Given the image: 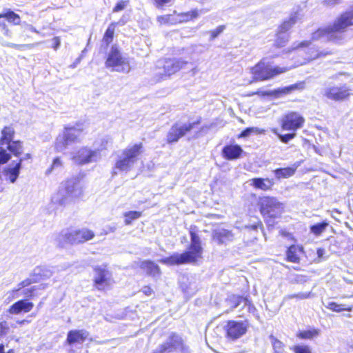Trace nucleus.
<instances>
[{
    "instance_id": "56",
    "label": "nucleus",
    "mask_w": 353,
    "mask_h": 353,
    "mask_svg": "<svg viewBox=\"0 0 353 353\" xmlns=\"http://www.w3.org/2000/svg\"><path fill=\"white\" fill-rule=\"evenodd\" d=\"M142 292L147 296L152 295L153 290L150 285H145L143 287Z\"/></svg>"
},
{
    "instance_id": "47",
    "label": "nucleus",
    "mask_w": 353,
    "mask_h": 353,
    "mask_svg": "<svg viewBox=\"0 0 353 353\" xmlns=\"http://www.w3.org/2000/svg\"><path fill=\"white\" fill-rule=\"evenodd\" d=\"M11 156L2 148H0V165L6 163L10 161Z\"/></svg>"
},
{
    "instance_id": "39",
    "label": "nucleus",
    "mask_w": 353,
    "mask_h": 353,
    "mask_svg": "<svg viewBox=\"0 0 353 353\" xmlns=\"http://www.w3.org/2000/svg\"><path fill=\"white\" fill-rule=\"evenodd\" d=\"M328 223L326 221H323L321 223L312 225L310 226V232L316 236L320 235L327 227Z\"/></svg>"
},
{
    "instance_id": "4",
    "label": "nucleus",
    "mask_w": 353,
    "mask_h": 353,
    "mask_svg": "<svg viewBox=\"0 0 353 353\" xmlns=\"http://www.w3.org/2000/svg\"><path fill=\"white\" fill-rule=\"evenodd\" d=\"M290 70L288 67L272 66L264 59L250 68L252 79L251 82L265 81L282 74Z\"/></svg>"
},
{
    "instance_id": "22",
    "label": "nucleus",
    "mask_w": 353,
    "mask_h": 353,
    "mask_svg": "<svg viewBox=\"0 0 353 353\" xmlns=\"http://www.w3.org/2000/svg\"><path fill=\"white\" fill-rule=\"evenodd\" d=\"M243 153V150L242 148L236 143L227 144L221 150L223 158L228 161L236 160L241 158Z\"/></svg>"
},
{
    "instance_id": "19",
    "label": "nucleus",
    "mask_w": 353,
    "mask_h": 353,
    "mask_svg": "<svg viewBox=\"0 0 353 353\" xmlns=\"http://www.w3.org/2000/svg\"><path fill=\"white\" fill-rule=\"evenodd\" d=\"M305 254V249L302 245L292 244L285 250V260L292 263L299 264L302 256Z\"/></svg>"
},
{
    "instance_id": "21",
    "label": "nucleus",
    "mask_w": 353,
    "mask_h": 353,
    "mask_svg": "<svg viewBox=\"0 0 353 353\" xmlns=\"http://www.w3.org/2000/svg\"><path fill=\"white\" fill-rule=\"evenodd\" d=\"M250 185L255 190L262 192H271L274 190L275 181L272 178L254 177L250 179Z\"/></svg>"
},
{
    "instance_id": "5",
    "label": "nucleus",
    "mask_w": 353,
    "mask_h": 353,
    "mask_svg": "<svg viewBox=\"0 0 353 353\" xmlns=\"http://www.w3.org/2000/svg\"><path fill=\"white\" fill-rule=\"evenodd\" d=\"M143 145L141 142L134 143L123 149L121 152V156L119 157L115 161L113 167V171L128 172L132 169L134 163L139 159V157L143 153Z\"/></svg>"
},
{
    "instance_id": "16",
    "label": "nucleus",
    "mask_w": 353,
    "mask_h": 353,
    "mask_svg": "<svg viewBox=\"0 0 353 353\" xmlns=\"http://www.w3.org/2000/svg\"><path fill=\"white\" fill-rule=\"evenodd\" d=\"M95 236L93 231L89 229L77 230L68 232L63 236V241L71 245L83 243Z\"/></svg>"
},
{
    "instance_id": "2",
    "label": "nucleus",
    "mask_w": 353,
    "mask_h": 353,
    "mask_svg": "<svg viewBox=\"0 0 353 353\" xmlns=\"http://www.w3.org/2000/svg\"><path fill=\"white\" fill-rule=\"evenodd\" d=\"M352 26H353V9L341 13L331 26L316 30L312 34V39L327 35L329 41L339 43L343 39L341 34Z\"/></svg>"
},
{
    "instance_id": "25",
    "label": "nucleus",
    "mask_w": 353,
    "mask_h": 353,
    "mask_svg": "<svg viewBox=\"0 0 353 353\" xmlns=\"http://www.w3.org/2000/svg\"><path fill=\"white\" fill-rule=\"evenodd\" d=\"M34 307L32 302L26 299H21L13 303L9 308L8 312L12 314H18L21 312H29Z\"/></svg>"
},
{
    "instance_id": "59",
    "label": "nucleus",
    "mask_w": 353,
    "mask_h": 353,
    "mask_svg": "<svg viewBox=\"0 0 353 353\" xmlns=\"http://www.w3.org/2000/svg\"><path fill=\"white\" fill-rule=\"evenodd\" d=\"M53 41H54V46H53V48L54 49H57L58 47L60 45V39L59 37H56L53 39Z\"/></svg>"
},
{
    "instance_id": "27",
    "label": "nucleus",
    "mask_w": 353,
    "mask_h": 353,
    "mask_svg": "<svg viewBox=\"0 0 353 353\" xmlns=\"http://www.w3.org/2000/svg\"><path fill=\"white\" fill-rule=\"evenodd\" d=\"M22 161L23 159H20L14 167H7L4 168L3 172V174L6 179L8 180L10 183H13L17 179L20 173V169L21 167Z\"/></svg>"
},
{
    "instance_id": "30",
    "label": "nucleus",
    "mask_w": 353,
    "mask_h": 353,
    "mask_svg": "<svg viewBox=\"0 0 353 353\" xmlns=\"http://www.w3.org/2000/svg\"><path fill=\"white\" fill-rule=\"evenodd\" d=\"M15 134L14 129L11 125L4 126L1 130V135L0 137V144L7 145L12 141Z\"/></svg>"
},
{
    "instance_id": "54",
    "label": "nucleus",
    "mask_w": 353,
    "mask_h": 353,
    "mask_svg": "<svg viewBox=\"0 0 353 353\" xmlns=\"http://www.w3.org/2000/svg\"><path fill=\"white\" fill-rule=\"evenodd\" d=\"M36 290V288L35 287H32L29 289H27L26 290H25L23 293V294L27 297V298H29V299H31L32 298L34 294V292Z\"/></svg>"
},
{
    "instance_id": "41",
    "label": "nucleus",
    "mask_w": 353,
    "mask_h": 353,
    "mask_svg": "<svg viewBox=\"0 0 353 353\" xmlns=\"http://www.w3.org/2000/svg\"><path fill=\"white\" fill-rule=\"evenodd\" d=\"M270 338L272 340V344L273 346V349L274 350V353H283L284 348V344L283 343V342H281L272 335H271Z\"/></svg>"
},
{
    "instance_id": "24",
    "label": "nucleus",
    "mask_w": 353,
    "mask_h": 353,
    "mask_svg": "<svg viewBox=\"0 0 353 353\" xmlns=\"http://www.w3.org/2000/svg\"><path fill=\"white\" fill-rule=\"evenodd\" d=\"M169 341L161 344L157 353H166L175 350L178 346H182L183 340L176 333H172L169 336Z\"/></svg>"
},
{
    "instance_id": "58",
    "label": "nucleus",
    "mask_w": 353,
    "mask_h": 353,
    "mask_svg": "<svg viewBox=\"0 0 353 353\" xmlns=\"http://www.w3.org/2000/svg\"><path fill=\"white\" fill-rule=\"evenodd\" d=\"M296 88V85H292L283 88L281 90V92L283 94H288Z\"/></svg>"
},
{
    "instance_id": "43",
    "label": "nucleus",
    "mask_w": 353,
    "mask_h": 353,
    "mask_svg": "<svg viewBox=\"0 0 353 353\" xmlns=\"http://www.w3.org/2000/svg\"><path fill=\"white\" fill-rule=\"evenodd\" d=\"M225 29V25H221L210 32V39L214 40L219 37Z\"/></svg>"
},
{
    "instance_id": "35",
    "label": "nucleus",
    "mask_w": 353,
    "mask_h": 353,
    "mask_svg": "<svg viewBox=\"0 0 353 353\" xmlns=\"http://www.w3.org/2000/svg\"><path fill=\"white\" fill-rule=\"evenodd\" d=\"M7 149L15 157H19L23 153V143L19 140L12 141L7 144Z\"/></svg>"
},
{
    "instance_id": "63",
    "label": "nucleus",
    "mask_w": 353,
    "mask_h": 353,
    "mask_svg": "<svg viewBox=\"0 0 353 353\" xmlns=\"http://www.w3.org/2000/svg\"><path fill=\"white\" fill-rule=\"evenodd\" d=\"M0 353H5L4 345L3 344H0Z\"/></svg>"
},
{
    "instance_id": "57",
    "label": "nucleus",
    "mask_w": 353,
    "mask_h": 353,
    "mask_svg": "<svg viewBox=\"0 0 353 353\" xmlns=\"http://www.w3.org/2000/svg\"><path fill=\"white\" fill-rule=\"evenodd\" d=\"M341 0H323V4L325 6H332L340 3Z\"/></svg>"
},
{
    "instance_id": "11",
    "label": "nucleus",
    "mask_w": 353,
    "mask_h": 353,
    "mask_svg": "<svg viewBox=\"0 0 353 353\" xmlns=\"http://www.w3.org/2000/svg\"><path fill=\"white\" fill-rule=\"evenodd\" d=\"M293 49H303L304 54L303 58L307 63L332 54V52L330 50L323 49L320 46L312 44L310 41H301Z\"/></svg>"
},
{
    "instance_id": "20",
    "label": "nucleus",
    "mask_w": 353,
    "mask_h": 353,
    "mask_svg": "<svg viewBox=\"0 0 353 353\" xmlns=\"http://www.w3.org/2000/svg\"><path fill=\"white\" fill-rule=\"evenodd\" d=\"M88 332L84 329L70 330L68 332L65 343L70 346L81 345L88 340Z\"/></svg>"
},
{
    "instance_id": "64",
    "label": "nucleus",
    "mask_w": 353,
    "mask_h": 353,
    "mask_svg": "<svg viewBox=\"0 0 353 353\" xmlns=\"http://www.w3.org/2000/svg\"><path fill=\"white\" fill-rule=\"evenodd\" d=\"M26 158H30V154H26Z\"/></svg>"
},
{
    "instance_id": "52",
    "label": "nucleus",
    "mask_w": 353,
    "mask_h": 353,
    "mask_svg": "<svg viewBox=\"0 0 353 353\" xmlns=\"http://www.w3.org/2000/svg\"><path fill=\"white\" fill-rule=\"evenodd\" d=\"M254 129L253 128H247L244 129L240 134L237 135L238 139H241L243 137H246L250 134L251 132H254Z\"/></svg>"
},
{
    "instance_id": "60",
    "label": "nucleus",
    "mask_w": 353,
    "mask_h": 353,
    "mask_svg": "<svg viewBox=\"0 0 353 353\" xmlns=\"http://www.w3.org/2000/svg\"><path fill=\"white\" fill-rule=\"evenodd\" d=\"M5 45L6 46L11 47V48H15V49H19L22 46L21 45H18V44L11 43H6Z\"/></svg>"
},
{
    "instance_id": "14",
    "label": "nucleus",
    "mask_w": 353,
    "mask_h": 353,
    "mask_svg": "<svg viewBox=\"0 0 353 353\" xmlns=\"http://www.w3.org/2000/svg\"><path fill=\"white\" fill-rule=\"evenodd\" d=\"M105 65L107 68H111L116 71H123L125 66L129 65V61L123 57L117 46H112L107 54Z\"/></svg>"
},
{
    "instance_id": "46",
    "label": "nucleus",
    "mask_w": 353,
    "mask_h": 353,
    "mask_svg": "<svg viewBox=\"0 0 353 353\" xmlns=\"http://www.w3.org/2000/svg\"><path fill=\"white\" fill-rule=\"evenodd\" d=\"M62 161L60 157H57L53 159L52 164L49 167L48 169L46 170V174H49L52 172V171L59 167L62 166Z\"/></svg>"
},
{
    "instance_id": "26",
    "label": "nucleus",
    "mask_w": 353,
    "mask_h": 353,
    "mask_svg": "<svg viewBox=\"0 0 353 353\" xmlns=\"http://www.w3.org/2000/svg\"><path fill=\"white\" fill-rule=\"evenodd\" d=\"M212 239L219 245L226 243L234 239V234L232 231L226 229L215 230L212 232Z\"/></svg>"
},
{
    "instance_id": "33",
    "label": "nucleus",
    "mask_w": 353,
    "mask_h": 353,
    "mask_svg": "<svg viewBox=\"0 0 353 353\" xmlns=\"http://www.w3.org/2000/svg\"><path fill=\"white\" fill-rule=\"evenodd\" d=\"M296 22V17H290L288 19L283 21L278 27L276 32L283 34H288V32L292 28V26Z\"/></svg>"
},
{
    "instance_id": "42",
    "label": "nucleus",
    "mask_w": 353,
    "mask_h": 353,
    "mask_svg": "<svg viewBox=\"0 0 353 353\" xmlns=\"http://www.w3.org/2000/svg\"><path fill=\"white\" fill-rule=\"evenodd\" d=\"M174 0H151L152 5L157 9H163L165 6L171 4Z\"/></svg>"
},
{
    "instance_id": "12",
    "label": "nucleus",
    "mask_w": 353,
    "mask_h": 353,
    "mask_svg": "<svg viewBox=\"0 0 353 353\" xmlns=\"http://www.w3.org/2000/svg\"><path fill=\"white\" fill-rule=\"evenodd\" d=\"M95 272L92 280L94 288L99 290L105 292L111 289L114 280L112 278L111 272L105 267L96 266L94 268Z\"/></svg>"
},
{
    "instance_id": "45",
    "label": "nucleus",
    "mask_w": 353,
    "mask_h": 353,
    "mask_svg": "<svg viewBox=\"0 0 353 353\" xmlns=\"http://www.w3.org/2000/svg\"><path fill=\"white\" fill-rule=\"evenodd\" d=\"M277 136L282 143H288L296 137V132H291L284 134H277Z\"/></svg>"
},
{
    "instance_id": "23",
    "label": "nucleus",
    "mask_w": 353,
    "mask_h": 353,
    "mask_svg": "<svg viewBox=\"0 0 353 353\" xmlns=\"http://www.w3.org/2000/svg\"><path fill=\"white\" fill-rule=\"evenodd\" d=\"M138 267L145 273L146 275L155 277L161 274L159 266L152 260H143L138 264Z\"/></svg>"
},
{
    "instance_id": "62",
    "label": "nucleus",
    "mask_w": 353,
    "mask_h": 353,
    "mask_svg": "<svg viewBox=\"0 0 353 353\" xmlns=\"http://www.w3.org/2000/svg\"><path fill=\"white\" fill-rule=\"evenodd\" d=\"M280 234L283 236H288V237L291 236V234L289 233L288 232H286L285 230H281Z\"/></svg>"
},
{
    "instance_id": "55",
    "label": "nucleus",
    "mask_w": 353,
    "mask_h": 353,
    "mask_svg": "<svg viewBox=\"0 0 353 353\" xmlns=\"http://www.w3.org/2000/svg\"><path fill=\"white\" fill-rule=\"evenodd\" d=\"M263 228V223L261 221H259L256 224H252V225H248L245 226V228L248 229L249 230H257V229Z\"/></svg>"
},
{
    "instance_id": "10",
    "label": "nucleus",
    "mask_w": 353,
    "mask_h": 353,
    "mask_svg": "<svg viewBox=\"0 0 353 353\" xmlns=\"http://www.w3.org/2000/svg\"><path fill=\"white\" fill-rule=\"evenodd\" d=\"M187 63V61L181 59L164 58L158 61L155 69L161 77H169L184 68Z\"/></svg>"
},
{
    "instance_id": "6",
    "label": "nucleus",
    "mask_w": 353,
    "mask_h": 353,
    "mask_svg": "<svg viewBox=\"0 0 353 353\" xmlns=\"http://www.w3.org/2000/svg\"><path fill=\"white\" fill-rule=\"evenodd\" d=\"M256 206L264 219L271 220L279 218L285 211V205L276 197L262 195L258 198Z\"/></svg>"
},
{
    "instance_id": "28",
    "label": "nucleus",
    "mask_w": 353,
    "mask_h": 353,
    "mask_svg": "<svg viewBox=\"0 0 353 353\" xmlns=\"http://www.w3.org/2000/svg\"><path fill=\"white\" fill-rule=\"evenodd\" d=\"M157 21L161 26L177 25L176 10H174L172 13L158 16Z\"/></svg>"
},
{
    "instance_id": "8",
    "label": "nucleus",
    "mask_w": 353,
    "mask_h": 353,
    "mask_svg": "<svg viewBox=\"0 0 353 353\" xmlns=\"http://www.w3.org/2000/svg\"><path fill=\"white\" fill-rule=\"evenodd\" d=\"M250 323L248 320H228L223 326L224 336L230 342L236 341L243 337L248 331Z\"/></svg>"
},
{
    "instance_id": "53",
    "label": "nucleus",
    "mask_w": 353,
    "mask_h": 353,
    "mask_svg": "<svg viewBox=\"0 0 353 353\" xmlns=\"http://www.w3.org/2000/svg\"><path fill=\"white\" fill-rule=\"evenodd\" d=\"M308 294L305 293H297V294H292L288 296L289 299H305L308 297Z\"/></svg>"
},
{
    "instance_id": "18",
    "label": "nucleus",
    "mask_w": 353,
    "mask_h": 353,
    "mask_svg": "<svg viewBox=\"0 0 353 353\" xmlns=\"http://www.w3.org/2000/svg\"><path fill=\"white\" fill-rule=\"evenodd\" d=\"M98 157L99 150L82 147L76 152L72 159L79 165H85L97 161Z\"/></svg>"
},
{
    "instance_id": "29",
    "label": "nucleus",
    "mask_w": 353,
    "mask_h": 353,
    "mask_svg": "<svg viewBox=\"0 0 353 353\" xmlns=\"http://www.w3.org/2000/svg\"><path fill=\"white\" fill-rule=\"evenodd\" d=\"M297 167V165H293L290 167L277 168L274 170V173L277 179L289 178L295 174Z\"/></svg>"
},
{
    "instance_id": "38",
    "label": "nucleus",
    "mask_w": 353,
    "mask_h": 353,
    "mask_svg": "<svg viewBox=\"0 0 353 353\" xmlns=\"http://www.w3.org/2000/svg\"><path fill=\"white\" fill-rule=\"evenodd\" d=\"M142 216V212L139 211H128L123 214L124 223L126 225H130L132 222Z\"/></svg>"
},
{
    "instance_id": "37",
    "label": "nucleus",
    "mask_w": 353,
    "mask_h": 353,
    "mask_svg": "<svg viewBox=\"0 0 353 353\" xmlns=\"http://www.w3.org/2000/svg\"><path fill=\"white\" fill-rule=\"evenodd\" d=\"M327 308L335 312H351L353 310V305L339 304L336 302H330L328 303Z\"/></svg>"
},
{
    "instance_id": "1",
    "label": "nucleus",
    "mask_w": 353,
    "mask_h": 353,
    "mask_svg": "<svg viewBox=\"0 0 353 353\" xmlns=\"http://www.w3.org/2000/svg\"><path fill=\"white\" fill-rule=\"evenodd\" d=\"M196 225H190L189 234L190 243L183 252L174 253L169 256L163 258L160 262L168 265H179L182 264H194L203 258V249L201 238Z\"/></svg>"
},
{
    "instance_id": "3",
    "label": "nucleus",
    "mask_w": 353,
    "mask_h": 353,
    "mask_svg": "<svg viewBox=\"0 0 353 353\" xmlns=\"http://www.w3.org/2000/svg\"><path fill=\"white\" fill-rule=\"evenodd\" d=\"M77 179H68L61 183L54 198V203L58 205H65L70 202L74 203L83 194V189L77 187Z\"/></svg>"
},
{
    "instance_id": "61",
    "label": "nucleus",
    "mask_w": 353,
    "mask_h": 353,
    "mask_svg": "<svg viewBox=\"0 0 353 353\" xmlns=\"http://www.w3.org/2000/svg\"><path fill=\"white\" fill-rule=\"evenodd\" d=\"M254 94H257V95H259V96H263V95H265L267 94L264 93V92H262L260 90H257V91H256L254 92H252V94H248V96H253Z\"/></svg>"
},
{
    "instance_id": "51",
    "label": "nucleus",
    "mask_w": 353,
    "mask_h": 353,
    "mask_svg": "<svg viewBox=\"0 0 353 353\" xmlns=\"http://www.w3.org/2000/svg\"><path fill=\"white\" fill-rule=\"evenodd\" d=\"M176 19H177V23L178 24L180 23H188V19H186V17L185 15L184 12H178L176 11Z\"/></svg>"
},
{
    "instance_id": "36",
    "label": "nucleus",
    "mask_w": 353,
    "mask_h": 353,
    "mask_svg": "<svg viewBox=\"0 0 353 353\" xmlns=\"http://www.w3.org/2000/svg\"><path fill=\"white\" fill-rule=\"evenodd\" d=\"M289 34H283L276 32L275 34L273 46L276 49L285 47L289 41Z\"/></svg>"
},
{
    "instance_id": "31",
    "label": "nucleus",
    "mask_w": 353,
    "mask_h": 353,
    "mask_svg": "<svg viewBox=\"0 0 353 353\" xmlns=\"http://www.w3.org/2000/svg\"><path fill=\"white\" fill-rule=\"evenodd\" d=\"M230 299L232 302V307H237L242 302H245V303L248 306L250 310H255L256 308L252 303V301L250 299L248 296H240V295H234L232 294L230 296Z\"/></svg>"
},
{
    "instance_id": "40",
    "label": "nucleus",
    "mask_w": 353,
    "mask_h": 353,
    "mask_svg": "<svg viewBox=\"0 0 353 353\" xmlns=\"http://www.w3.org/2000/svg\"><path fill=\"white\" fill-rule=\"evenodd\" d=\"M293 353H312L310 346L303 344H296L290 347Z\"/></svg>"
},
{
    "instance_id": "17",
    "label": "nucleus",
    "mask_w": 353,
    "mask_h": 353,
    "mask_svg": "<svg viewBox=\"0 0 353 353\" xmlns=\"http://www.w3.org/2000/svg\"><path fill=\"white\" fill-rule=\"evenodd\" d=\"M351 95V89L346 84L329 87L325 89L324 92V96L326 98L335 101L348 100Z\"/></svg>"
},
{
    "instance_id": "44",
    "label": "nucleus",
    "mask_w": 353,
    "mask_h": 353,
    "mask_svg": "<svg viewBox=\"0 0 353 353\" xmlns=\"http://www.w3.org/2000/svg\"><path fill=\"white\" fill-rule=\"evenodd\" d=\"M200 10L198 9H192L189 11L184 12L188 22L197 19L200 14Z\"/></svg>"
},
{
    "instance_id": "48",
    "label": "nucleus",
    "mask_w": 353,
    "mask_h": 353,
    "mask_svg": "<svg viewBox=\"0 0 353 353\" xmlns=\"http://www.w3.org/2000/svg\"><path fill=\"white\" fill-rule=\"evenodd\" d=\"M37 282V280L36 279H30V278H27L24 280H23L22 281H21L19 284H18V288L16 290V291H19L26 287H28L34 283Z\"/></svg>"
},
{
    "instance_id": "9",
    "label": "nucleus",
    "mask_w": 353,
    "mask_h": 353,
    "mask_svg": "<svg viewBox=\"0 0 353 353\" xmlns=\"http://www.w3.org/2000/svg\"><path fill=\"white\" fill-rule=\"evenodd\" d=\"M201 121L202 119L199 117L194 121L188 123H174L167 133L166 143L172 145L178 142L181 138L191 132L196 125L201 124Z\"/></svg>"
},
{
    "instance_id": "50",
    "label": "nucleus",
    "mask_w": 353,
    "mask_h": 353,
    "mask_svg": "<svg viewBox=\"0 0 353 353\" xmlns=\"http://www.w3.org/2000/svg\"><path fill=\"white\" fill-rule=\"evenodd\" d=\"M10 327L6 321H0V338L7 334Z\"/></svg>"
},
{
    "instance_id": "15",
    "label": "nucleus",
    "mask_w": 353,
    "mask_h": 353,
    "mask_svg": "<svg viewBox=\"0 0 353 353\" xmlns=\"http://www.w3.org/2000/svg\"><path fill=\"white\" fill-rule=\"evenodd\" d=\"M5 20L15 26L19 25L21 23V17L18 14L10 9L4 10L3 12L0 13V39H2L3 36L10 37L12 34L4 21Z\"/></svg>"
},
{
    "instance_id": "49",
    "label": "nucleus",
    "mask_w": 353,
    "mask_h": 353,
    "mask_svg": "<svg viewBox=\"0 0 353 353\" xmlns=\"http://www.w3.org/2000/svg\"><path fill=\"white\" fill-rule=\"evenodd\" d=\"M129 1L125 0V1H120L116 3L114 7L112 9L113 12H119L125 8L127 5L128 4Z\"/></svg>"
},
{
    "instance_id": "13",
    "label": "nucleus",
    "mask_w": 353,
    "mask_h": 353,
    "mask_svg": "<svg viewBox=\"0 0 353 353\" xmlns=\"http://www.w3.org/2000/svg\"><path fill=\"white\" fill-rule=\"evenodd\" d=\"M305 121V118L301 114L290 111L281 118L279 124L283 130L296 132L303 127Z\"/></svg>"
},
{
    "instance_id": "32",
    "label": "nucleus",
    "mask_w": 353,
    "mask_h": 353,
    "mask_svg": "<svg viewBox=\"0 0 353 353\" xmlns=\"http://www.w3.org/2000/svg\"><path fill=\"white\" fill-rule=\"evenodd\" d=\"M115 26L116 23H111L105 31L101 41L105 47H108L113 41L114 37Z\"/></svg>"
},
{
    "instance_id": "34",
    "label": "nucleus",
    "mask_w": 353,
    "mask_h": 353,
    "mask_svg": "<svg viewBox=\"0 0 353 353\" xmlns=\"http://www.w3.org/2000/svg\"><path fill=\"white\" fill-rule=\"evenodd\" d=\"M319 334V330L315 328H310L308 330L299 331L296 336L299 339L308 340L312 339Z\"/></svg>"
},
{
    "instance_id": "7",
    "label": "nucleus",
    "mask_w": 353,
    "mask_h": 353,
    "mask_svg": "<svg viewBox=\"0 0 353 353\" xmlns=\"http://www.w3.org/2000/svg\"><path fill=\"white\" fill-rule=\"evenodd\" d=\"M83 132L84 125L81 122H77L72 126H64L63 133L58 136L54 141L55 151L61 152L69 144L79 141L80 136Z\"/></svg>"
}]
</instances>
